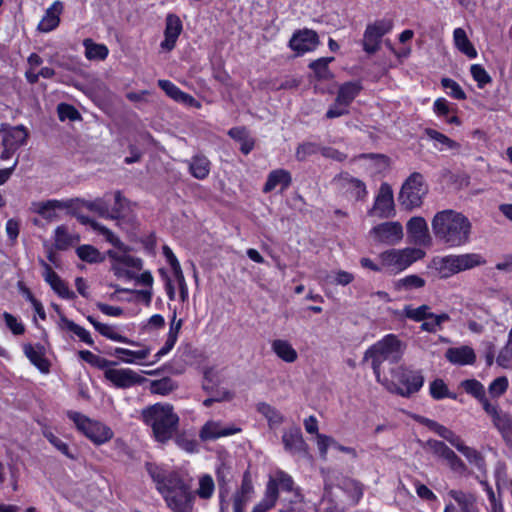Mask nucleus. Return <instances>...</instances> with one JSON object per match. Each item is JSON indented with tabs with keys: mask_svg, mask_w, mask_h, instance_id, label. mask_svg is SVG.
I'll use <instances>...</instances> for the list:
<instances>
[{
	"mask_svg": "<svg viewBox=\"0 0 512 512\" xmlns=\"http://www.w3.org/2000/svg\"><path fill=\"white\" fill-rule=\"evenodd\" d=\"M471 223L463 214L454 210L438 212L432 220L435 237L448 247H460L469 241Z\"/></svg>",
	"mask_w": 512,
	"mask_h": 512,
	"instance_id": "1",
	"label": "nucleus"
},
{
	"mask_svg": "<svg viewBox=\"0 0 512 512\" xmlns=\"http://www.w3.org/2000/svg\"><path fill=\"white\" fill-rule=\"evenodd\" d=\"M141 418L151 428L155 440L159 443H167L179 428V416L170 404L157 403L148 406L141 411Z\"/></svg>",
	"mask_w": 512,
	"mask_h": 512,
	"instance_id": "2",
	"label": "nucleus"
},
{
	"mask_svg": "<svg viewBox=\"0 0 512 512\" xmlns=\"http://www.w3.org/2000/svg\"><path fill=\"white\" fill-rule=\"evenodd\" d=\"M486 264L481 254L466 253L460 255H448L434 257L428 268L440 279H447L457 273L473 269Z\"/></svg>",
	"mask_w": 512,
	"mask_h": 512,
	"instance_id": "3",
	"label": "nucleus"
},
{
	"mask_svg": "<svg viewBox=\"0 0 512 512\" xmlns=\"http://www.w3.org/2000/svg\"><path fill=\"white\" fill-rule=\"evenodd\" d=\"M404 347L396 335L388 334L365 352L363 360H371V366L378 382H381L382 363L384 361L398 362L404 353Z\"/></svg>",
	"mask_w": 512,
	"mask_h": 512,
	"instance_id": "4",
	"label": "nucleus"
},
{
	"mask_svg": "<svg viewBox=\"0 0 512 512\" xmlns=\"http://www.w3.org/2000/svg\"><path fill=\"white\" fill-rule=\"evenodd\" d=\"M67 416L73 421L78 431L97 445L106 443L113 437L111 428L101 422L91 420L76 411H68Z\"/></svg>",
	"mask_w": 512,
	"mask_h": 512,
	"instance_id": "5",
	"label": "nucleus"
},
{
	"mask_svg": "<svg viewBox=\"0 0 512 512\" xmlns=\"http://www.w3.org/2000/svg\"><path fill=\"white\" fill-rule=\"evenodd\" d=\"M428 188L420 173H412L403 183L398 201L405 210H413L420 207Z\"/></svg>",
	"mask_w": 512,
	"mask_h": 512,
	"instance_id": "6",
	"label": "nucleus"
},
{
	"mask_svg": "<svg viewBox=\"0 0 512 512\" xmlns=\"http://www.w3.org/2000/svg\"><path fill=\"white\" fill-rule=\"evenodd\" d=\"M425 253L421 249L405 248L401 250L390 249L379 255L381 266L393 273H398L409 267L415 261L423 258Z\"/></svg>",
	"mask_w": 512,
	"mask_h": 512,
	"instance_id": "7",
	"label": "nucleus"
},
{
	"mask_svg": "<svg viewBox=\"0 0 512 512\" xmlns=\"http://www.w3.org/2000/svg\"><path fill=\"white\" fill-rule=\"evenodd\" d=\"M147 471L155 482L156 489L162 497L191 485L176 471H165L159 467L152 466L147 467Z\"/></svg>",
	"mask_w": 512,
	"mask_h": 512,
	"instance_id": "8",
	"label": "nucleus"
},
{
	"mask_svg": "<svg viewBox=\"0 0 512 512\" xmlns=\"http://www.w3.org/2000/svg\"><path fill=\"white\" fill-rule=\"evenodd\" d=\"M393 378L396 379L402 387L394 384V388H391V391L403 397H409L418 392L424 383V377L420 371H413L402 366L393 371Z\"/></svg>",
	"mask_w": 512,
	"mask_h": 512,
	"instance_id": "9",
	"label": "nucleus"
},
{
	"mask_svg": "<svg viewBox=\"0 0 512 512\" xmlns=\"http://www.w3.org/2000/svg\"><path fill=\"white\" fill-rule=\"evenodd\" d=\"M393 28L391 19H379L367 25L362 46L367 54H375L380 49L382 37L389 33Z\"/></svg>",
	"mask_w": 512,
	"mask_h": 512,
	"instance_id": "10",
	"label": "nucleus"
},
{
	"mask_svg": "<svg viewBox=\"0 0 512 512\" xmlns=\"http://www.w3.org/2000/svg\"><path fill=\"white\" fill-rule=\"evenodd\" d=\"M369 235L377 243L395 245L402 240L404 234L401 223L391 221L374 226Z\"/></svg>",
	"mask_w": 512,
	"mask_h": 512,
	"instance_id": "11",
	"label": "nucleus"
},
{
	"mask_svg": "<svg viewBox=\"0 0 512 512\" xmlns=\"http://www.w3.org/2000/svg\"><path fill=\"white\" fill-rule=\"evenodd\" d=\"M394 199L391 187L387 183H382L376 196L374 205L368 211L369 216L379 218H390L394 215Z\"/></svg>",
	"mask_w": 512,
	"mask_h": 512,
	"instance_id": "12",
	"label": "nucleus"
},
{
	"mask_svg": "<svg viewBox=\"0 0 512 512\" xmlns=\"http://www.w3.org/2000/svg\"><path fill=\"white\" fill-rule=\"evenodd\" d=\"M166 505L173 512H193L195 495L188 485L163 497Z\"/></svg>",
	"mask_w": 512,
	"mask_h": 512,
	"instance_id": "13",
	"label": "nucleus"
},
{
	"mask_svg": "<svg viewBox=\"0 0 512 512\" xmlns=\"http://www.w3.org/2000/svg\"><path fill=\"white\" fill-rule=\"evenodd\" d=\"M105 379L111 382L115 387L126 389L134 385L141 384L145 379L131 369L113 368L106 370Z\"/></svg>",
	"mask_w": 512,
	"mask_h": 512,
	"instance_id": "14",
	"label": "nucleus"
},
{
	"mask_svg": "<svg viewBox=\"0 0 512 512\" xmlns=\"http://www.w3.org/2000/svg\"><path fill=\"white\" fill-rule=\"evenodd\" d=\"M492 419L493 425L500 432L507 444H512V420L510 416L501 411L497 404L487 405L484 410Z\"/></svg>",
	"mask_w": 512,
	"mask_h": 512,
	"instance_id": "15",
	"label": "nucleus"
},
{
	"mask_svg": "<svg viewBox=\"0 0 512 512\" xmlns=\"http://www.w3.org/2000/svg\"><path fill=\"white\" fill-rule=\"evenodd\" d=\"M319 44L318 35L315 31L304 29L295 32L289 41V46L298 54L314 50Z\"/></svg>",
	"mask_w": 512,
	"mask_h": 512,
	"instance_id": "16",
	"label": "nucleus"
},
{
	"mask_svg": "<svg viewBox=\"0 0 512 512\" xmlns=\"http://www.w3.org/2000/svg\"><path fill=\"white\" fill-rule=\"evenodd\" d=\"M407 234L416 245L426 246L431 242L428 226L423 217H412L407 223Z\"/></svg>",
	"mask_w": 512,
	"mask_h": 512,
	"instance_id": "17",
	"label": "nucleus"
},
{
	"mask_svg": "<svg viewBox=\"0 0 512 512\" xmlns=\"http://www.w3.org/2000/svg\"><path fill=\"white\" fill-rule=\"evenodd\" d=\"M182 29L183 26L180 18L175 14H168L164 31L165 38L160 44L161 48L166 51L173 50Z\"/></svg>",
	"mask_w": 512,
	"mask_h": 512,
	"instance_id": "18",
	"label": "nucleus"
},
{
	"mask_svg": "<svg viewBox=\"0 0 512 512\" xmlns=\"http://www.w3.org/2000/svg\"><path fill=\"white\" fill-rule=\"evenodd\" d=\"M282 442L284 448L291 454H307V444L303 439L299 427H291L283 433Z\"/></svg>",
	"mask_w": 512,
	"mask_h": 512,
	"instance_id": "19",
	"label": "nucleus"
},
{
	"mask_svg": "<svg viewBox=\"0 0 512 512\" xmlns=\"http://www.w3.org/2000/svg\"><path fill=\"white\" fill-rule=\"evenodd\" d=\"M3 132L2 146H10L15 149L26 144L29 136L28 130L23 125L14 127L2 126Z\"/></svg>",
	"mask_w": 512,
	"mask_h": 512,
	"instance_id": "20",
	"label": "nucleus"
},
{
	"mask_svg": "<svg viewBox=\"0 0 512 512\" xmlns=\"http://www.w3.org/2000/svg\"><path fill=\"white\" fill-rule=\"evenodd\" d=\"M445 357L450 363L459 366L473 365L476 362L474 350L467 345L447 349Z\"/></svg>",
	"mask_w": 512,
	"mask_h": 512,
	"instance_id": "21",
	"label": "nucleus"
},
{
	"mask_svg": "<svg viewBox=\"0 0 512 512\" xmlns=\"http://www.w3.org/2000/svg\"><path fill=\"white\" fill-rule=\"evenodd\" d=\"M241 429L234 426L222 427L221 423L209 421L200 430V438L204 441L236 434Z\"/></svg>",
	"mask_w": 512,
	"mask_h": 512,
	"instance_id": "22",
	"label": "nucleus"
},
{
	"mask_svg": "<svg viewBox=\"0 0 512 512\" xmlns=\"http://www.w3.org/2000/svg\"><path fill=\"white\" fill-rule=\"evenodd\" d=\"M63 11V3L55 1L45 12L42 20L38 25L41 32H50L54 30L60 23V14Z\"/></svg>",
	"mask_w": 512,
	"mask_h": 512,
	"instance_id": "23",
	"label": "nucleus"
},
{
	"mask_svg": "<svg viewBox=\"0 0 512 512\" xmlns=\"http://www.w3.org/2000/svg\"><path fill=\"white\" fill-rule=\"evenodd\" d=\"M292 182L289 171L285 169H276L268 174L267 181L263 187L264 193L273 191L277 186L281 187V191L286 190Z\"/></svg>",
	"mask_w": 512,
	"mask_h": 512,
	"instance_id": "24",
	"label": "nucleus"
},
{
	"mask_svg": "<svg viewBox=\"0 0 512 512\" xmlns=\"http://www.w3.org/2000/svg\"><path fill=\"white\" fill-rule=\"evenodd\" d=\"M158 86L172 99L188 106H197L200 104L193 96L181 91L175 84L169 80H159Z\"/></svg>",
	"mask_w": 512,
	"mask_h": 512,
	"instance_id": "25",
	"label": "nucleus"
},
{
	"mask_svg": "<svg viewBox=\"0 0 512 512\" xmlns=\"http://www.w3.org/2000/svg\"><path fill=\"white\" fill-rule=\"evenodd\" d=\"M183 320L182 319H176V312H174L173 317L170 322L169 332L167 335V339L165 341L164 346L156 353L155 357L156 360H159L160 357L166 355L177 342L178 334L180 332V329L182 327Z\"/></svg>",
	"mask_w": 512,
	"mask_h": 512,
	"instance_id": "26",
	"label": "nucleus"
},
{
	"mask_svg": "<svg viewBox=\"0 0 512 512\" xmlns=\"http://www.w3.org/2000/svg\"><path fill=\"white\" fill-rule=\"evenodd\" d=\"M448 495L458 504L461 512H480L476 497L472 493L453 489L448 492Z\"/></svg>",
	"mask_w": 512,
	"mask_h": 512,
	"instance_id": "27",
	"label": "nucleus"
},
{
	"mask_svg": "<svg viewBox=\"0 0 512 512\" xmlns=\"http://www.w3.org/2000/svg\"><path fill=\"white\" fill-rule=\"evenodd\" d=\"M453 41L455 47L470 59L477 57V50L469 40L463 28H456L453 32Z\"/></svg>",
	"mask_w": 512,
	"mask_h": 512,
	"instance_id": "28",
	"label": "nucleus"
},
{
	"mask_svg": "<svg viewBox=\"0 0 512 512\" xmlns=\"http://www.w3.org/2000/svg\"><path fill=\"white\" fill-rule=\"evenodd\" d=\"M267 485H273L275 490V497L278 499L279 491L287 492L288 494L294 491V481L290 475L284 471H277L273 477L269 478Z\"/></svg>",
	"mask_w": 512,
	"mask_h": 512,
	"instance_id": "29",
	"label": "nucleus"
},
{
	"mask_svg": "<svg viewBox=\"0 0 512 512\" xmlns=\"http://www.w3.org/2000/svg\"><path fill=\"white\" fill-rule=\"evenodd\" d=\"M210 169L211 163L204 155H195L189 161V172L196 179L203 180L207 178Z\"/></svg>",
	"mask_w": 512,
	"mask_h": 512,
	"instance_id": "30",
	"label": "nucleus"
},
{
	"mask_svg": "<svg viewBox=\"0 0 512 512\" xmlns=\"http://www.w3.org/2000/svg\"><path fill=\"white\" fill-rule=\"evenodd\" d=\"M462 388L466 393L473 396L477 399L482 405L483 410L486 409L487 405H491L492 403L486 397L485 388L482 383L475 379L464 380L461 383Z\"/></svg>",
	"mask_w": 512,
	"mask_h": 512,
	"instance_id": "31",
	"label": "nucleus"
},
{
	"mask_svg": "<svg viewBox=\"0 0 512 512\" xmlns=\"http://www.w3.org/2000/svg\"><path fill=\"white\" fill-rule=\"evenodd\" d=\"M361 90L362 85L360 82H346L339 87L336 99L339 103H343L349 107V105L358 96Z\"/></svg>",
	"mask_w": 512,
	"mask_h": 512,
	"instance_id": "32",
	"label": "nucleus"
},
{
	"mask_svg": "<svg viewBox=\"0 0 512 512\" xmlns=\"http://www.w3.org/2000/svg\"><path fill=\"white\" fill-rule=\"evenodd\" d=\"M272 351L284 362L293 363L297 360V351L287 340L276 339L271 344Z\"/></svg>",
	"mask_w": 512,
	"mask_h": 512,
	"instance_id": "33",
	"label": "nucleus"
},
{
	"mask_svg": "<svg viewBox=\"0 0 512 512\" xmlns=\"http://www.w3.org/2000/svg\"><path fill=\"white\" fill-rule=\"evenodd\" d=\"M87 320L94 326V328L104 337L116 342L135 345V342L129 340L127 337L117 333L114 328L108 324L98 322L92 316H87Z\"/></svg>",
	"mask_w": 512,
	"mask_h": 512,
	"instance_id": "34",
	"label": "nucleus"
},
{
	"mask_svg": "<svg viewBox=\"0 0 512 512\" xmlns=\"http://www.w3.org/2000/svg\"><path fill=\"white\" fill-rule=\"evenodd\" d=\"M228 135L241 144L240 150L247 155L254 147V140L250 138L249 132L245 127H233L228 131Z\"/></svg>",
	"mask_w": 512,
	"mask_h": 512,
	"instance_id": "35",
	"label": "nucleus"
},
{
	"mask_svg": "<svg viewBox=\"0 0 512 512\" xmlns=\"http://www.w3.org/2000/svg\"><path fill=\"white\" fill-rule=\"evenodd\" d=\"M68 205L59 200H48L37 204L36 212L44 219L52 221L58 217L57 210L67 208Z\"/></svg>",
	"mask_w": 512,
	"mask_h": 512,
	"instance_id": "36",
	"label": "nucleus"
},
{
	"mask_svg": "<svg viewBox=\"0 0 512 512\" xmlns=\"http://www.w3.org/2000/svg\"><path fill=\"white\" fill-rule=\"evenodd\" d=\"M83 205L90 211L96 212L104 218L114 219L117 216L118 208L109 209V204L104 198H97L93 201H84Z\"/></svg>",
	"mask_w": 512,
	"mask_h": 512,
	"instance_id": "37",
	"label": "nucleus"
},
{
	"mask_svg": "<svg viewBox=\"0 0 512 512\" xmlns=\"http://www.w3.org/2000/svg\"><path fill=\"white\" fill-rule=\"evenodd\" d=\"M128 248L125 245V250H109L107 252L108 256L116 261L119 265H123L126 267H131L136 270H140L142 267V261L139 258H134L127 254Z\"/></svg>",
	"mask_w": 512,
	"mask_h": 512,
	"instance_id": "38",
	"label": "nucleus"
},
{
	"mask_svg": "<svg viewBox=\"0 0 512 512\" xmlns=\"http://www.w3.org/2000/svg\"><path fill=\"white\" fill-rule=\"evenodd\" d=\"M257 411L266 418L270 428L278 427L284 422V416L268 403H258Z\"/></svg>",
	"mask_w": 512,
	"mask_h": 512,
	"instance_id": "39",
	"label": "nucleus"
},
{
	"mask_svg": "<svg viewBox=\"0 0 512 512\" xmlns=\"http://www.w3.org/2000/svg\"><path fill=\"white\" fill-rule=\"evenodd\" d=\"M150 352L151 350L148 347L138 351L117 347L113 354L118 356L122 362L132 364L146 359L150 355Z\"/></svg>",
	"mask_w": 512,
	"mask_h": 512,
	"instance_id": "40",
	"label": "nucleus"
},
{
	"mask_svg": "<svg viewBox=\"0 0 512 512\" xmlns=\"http://www.w3.org/2000/svg\"><path fill=\"white\" fill-rule=\"evenodd\" d=\"M79 240V236L70 234L67 227L64 225L58 226L55 229V247L58 250H66L73 244L79 242Z\"/></svg>",
	"mask_w": 512,
	"mask_h": 512,
	"instance_id": "41",
	"label": "nucleus"
},
{
	"mask_svg": "<svg viewBox=\"0 0 512 512\" xmlns=\"http://www.w3.org/2000/svg\"><path fill=\"white\" fill-rule=\"evenodd\" d=\"M455 448L465 456L470 464L474 465L479 470L484 469L485 459L479 451L465 445L463 440H461Z\"/></svg>",
	"mask_w": 512,
	"mask_h": 512,
	"instance_id": "42",
	"label": "nucleus"
},
{
	"mask_svg": "<svg viewBox=\"0 0 512 512\" xmlns=\"http://www.w3.org/2000/svg\"><path fill=\"white\" fill-rule=\"evenodd\" d=\"M425 424L429 429L433 430L441 438L448 441L453 447H456L462 440L461 437L456 435L452 430L433 420L426 419Z\"/></svg>",
	"mask_w": 512,
	"mask_h": 512,
	"instance_id": "43",
	"label": "nucleus"
},
{
	"mask_svg": "<svg viewBox=\"0 0 512 512\" xmlns=\"http://www.w3.org/2000/svg\"><path fill=\"white\" fill-rule=\"evenodd\" d=\"M24 353L41 372H49L50 364L41 350H36L31 344H27L24 346Z\"/></svg>",
	"mask_w": 512,
	"mask_h": 512,
	"instance_id": "44",
	"label": "nucleus"
},
{
	"mask_svg": "<svg viewBox=\"0 0 512 512\" xmlns=\"http://www.w3.org/2000/svg\"><path fill=\"white\" fill-rule=\"evenodd\" d=\"M85 56L89 60H104L108 55V48L103 44L94 43L91 39L83 41Z\"/></svg>",
	"mask_w": 512,
	"mask_h": 512,
	"instance_id": "45",
	"label": "nucleus"
},
{
	"mask_svg": "<svg viewBox=\"0 0 512 512\" xmlns=\"http://www.w3.org/2000/svg\"><path fill=\"white\" fill-rule=\"evenodd\" d=\"M198 488L194 495L203 500H208L213 496L215 491V484L213 478L209 474H203L199 477Z\"/></svg>",
	"mask_w": 512,
	"mask_h": 512,
	"instance_id": "46",
	"label": "nucleus"
},
{
	"mask_svg": "<svg viewBox=\"0 0 512 512\" xmlns=\"http://www.w3.org/2000/svg\"><path fill=\"white\" fill-rule=\"evenodd\" d=\"M61 325L62 328H65L71 332H73L75 335H77L81 341L84 343L92 346L94 344L93 339L90 336V333L80 325L76 324L72 320H69L68 318L62 316L61 319Z\"/></svg>",
	"mask_w": 512,
	"mask_h": 512,
	"instance_id": "47",
	"label": "nucleus"
},
{
	"mask_svg": "<svg viewBox=\"0 0 512 512\" xmlns=\"http://www.w3.org/2000/svg\"><path fill=\"white\" fill-rule=\"evenodd\" d=\"M425 280L418 275H408L404 278L397 280L394 287L398 291H410L413 289H420L425 286Z\"/></svg>",
	"mask_w": 512,
	"mask_h": 512,
	"instance_id": "48",
	"label": "nucleus"
},
{
	"mask_svg": "<svg viewBox=\"0 0 512 512\" xmlns=\"http://www.w3.org/2000/svg\"><path fill=\"white\" fill-rule=\"evenodd\" d=\"M321 145L316 142L305 141L300 143L295 152L298 161H306L309 157L320 153Z\"/></svg>",
	"mask_w": 512,
	"mask_h": 512,
	"instance_id": "49",
	"label": "nucleus"
},
{
	"mask_svg": "<svg viewBox=\"0 0 512 512\" xmlns=\"http://www.w3.org/2000/svg\"><path fill=\"white\" fill-rule=\"evenodd\" d=\"M441 459L445 460L446 464L450 467V469L456 473L464 474L467 470L466 464L449 447L441 456Z\"/></svg>",
	"mask_w": 512,
	"mask_h": 512,
	"instance_id": "50",
	"label": "nucleus"
},
{
	"mask_svg": "<svg viewBox=\"0 0 512 512\" xmlns=\"http://www.w3.org/2000/svg\"><path fill=\"white\" fill-rule=\"evenodd\" d=\"M441 459L445 460L446 464L450 467V469L456 473L464 474L467 470L466 464L449 447L441 456Z\"/></svg>",
	"mask_w": 512,
	"mask_h": 512,
	"instance_id": "51",
	"label": "nucleus"
},
{
	"mask_svg": "<svg viewBox=\"0 0 512 512\" xmlns=\"http://www.w3.org/2000/svg\"><path fill=\"white\" fill-rule=\"evenodd\" d=\"M441 459L445 460L446 464L450 467V469L456 473L464 474L467 470L466 464L449 447L441 456Z\"/></svg>",
	"mask_w": 512,
	"mask_h": 512,
	"instance_id": "52",
	"label": "nucleus"
},
{
	"mask_svg": "<svg viewBox=\"0 0 512 512\" xmlns=\"http://www.w3.org/2000/svg\"><path fill=\"white\" fill-rule=\"evenodd\" d=\"M441 459L445 460L446 464L450 467V469L456 473L464 474L467 470L466 464L449 447L441 456Z\"/></svg>",
	"mask_w": 512,
	"mask_h": 512,
	"instance_id": "53",
	"label": "nucleus"
},
{
	"mask_svg": "<svg viewBox=\"0 0 512 512\" xmlns=\"http://www.w3.org/2000/svg\"><path fill=\"white\" fill-rule=\"evenodd\" d=\"M441 459L445 460L446 464L450 467V469L456 473L464 474L467 470L466 464L449 447L441 456Z\"/></svg>",
	"mask_w": 512,
	"mask_h": 512,
	"instance_id": "54",
	"label": "nucleus"
},
{
	"mask_svg": "<svg viewBox=\"0 0 512 512\" xmlns=\"http://www.w3.org/2000/svg\"><path fill=\"white\" fill-rule=\"evenodd\" d=\"M289 494V497L283 498L285 503L283 508L290 510V512H304V497L299 488H296Z\"/></svg>",
	"mask_w": 512,
	"mask_h": 512,
	"instance_id": "55",
	"label": "nucleus"
},
{
	"mask_svg": "<svg viewBox=\"0 0 512 512\" xmlns=\"http://www.w3.org/2000/svg\"><path fill=\"white\" fill-rule=\"evenodd\" d=\"M78 257L88 263H99L104 260L101 253L91 245L79 246L76 250Z\"/></svg>",
	"mask_w": 512,
	"mask_h": 512,
	"instance_id": "56",
	"label": "nucleus"
},
{
	"mask_svg": "<svg viewBox=\"0 0 512 512\" xmlns=\"http://www.w3.org/2000/svg\"><path fill=\"white\" fill-rule=\"evenodd\" d=\"M404 312L407 318L417 322L428 320L434 314L430 312V307L428 305H421L417 308L406 306Z\"/></svg>",
	"mask_w": 512,
	"mask_h": 512,
	"instance_id": "57",
	"label": "nucleus"
},
{
	"mask_svg": "<svg viewBox=\"0 0 512 512\" xmlns=\"http://www.w3.org/2000/svg\"><path fill=\"white\" fill-rule=\"evenodd\" d=\"M449 320L450 317L447 313H442L439 315L433 314L431 318L426 321L424 320V322L421 324V330L429 333H436L442 329V324Z\"/></svg>",
	"mask_w": 512,
	"mask_h": 512,
	"instance_id": "58",
	"label": "nucleus"
},
{
	"mask_svg": "<svg viewBox=\"0 0 512 512\" xmlns=\"http://www.w3.org/2000/svg\"><path fill=\"white\" fill-rule=\"evenodd\" d=\"M334 60L333 57L319 58L310 63L309 67L315 72L318 79H328L331 73L328 64Z\"/></svg>",
	"mask_w": 512,
	"mask_h": 512,
	"instance_id": "59",
	"label": "nucleus"
},
{
	"mask_svg": "<svg viewBox=\"0 0 512 512\" xmlns=\"http://www.w3.org/2000/svg\"><path fill=\"white\" fill-rule=\"evenodd\" d=\"M276 501L273 485H267L263 499L253 508L252 512H267L274 507Z\"/></svg>",
	"mask_w": 512,
	"mask_h": 512,
	"instance_id": "60",
	"label": "nucleus"
},
{
	"mask_svg": "<svg viewBox=\"0 0 512 512\" xmlns=\"http://www.w3.org/2000/svg\"><path fill=\"white\" fill-rule=\"evenodd\" d=\"M176 387L177 384L169 377H164L151 383V391L160 395H167L176 389Z\"/></svg>",
	"mask_w": 512,
	"mask_h": 512,
	"instance_id": "61",
	"label": "nucleus"
},
{
	"mask_svg": "<svg viewBox=\"0 0 512 512\" xmlns=\"http://www.w3.org/2000/svg\"><path fill=\"white\" fill-rule=\"evenodd\" d=\"M425 134L432 140L437 141L442 146L446 147L447 149L454 150L458 149L460 147V144L456 141L450 139L443 133L438 132L437 130H434L432 128L425 129Z\"/></svg>",
	"mask_w": 512,
	"mask_h": 512,
	"instance_id": "62",
	"label": "nucleus"
},
{
	"mask_svg": "<svg viewBox=\"0 0 512 512\" xmlns=\"http://www.w3.org/2000/svg\"><path fill=\"white\" fill-rule=\"evenodd\" d=\"M93 225L94 230L103 235L106 241L111 243L118 251L125 250V244L110 229L99 223H94Z\"/></svg>",
	"mask_w": 512,
	"mask_h": 512,
	"instance_id": "63",
	"label": "nucleus"
},
{
	"mask_svg": "<svg viewBox=\"0 0 512 512\" xmlns=\"http://www.w3.org/2000/svg\"><path fill=\"white\" fill-rule=\"evenodd\" d=\"M57 112L59 119L61 121H64L66 119H69L71 121H77L81 119V114L79 113V111L72 105L66 103H60L57 106Z\"/></svg>",
	"mask_w": 512,
	"mask_h": 512,
	"instance_id": "64",
	"label": "nucleus"
}]
</instances>
